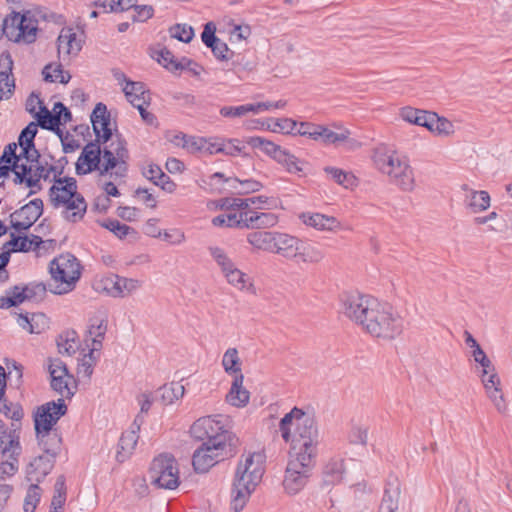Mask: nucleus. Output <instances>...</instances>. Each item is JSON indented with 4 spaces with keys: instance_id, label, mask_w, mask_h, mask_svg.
<instances>
[{
    "instance_id": "48",
    "label": "nucleus",
    "mask_w": 512,
    "mask_h": 512,
    "mask_svg": "<svg viewBox=\"0 0 512 512\" xmlns=\"http://www.w3.org/2000/svg\"><path fill=\"white\" fill-rule=\"evenodd\" d=\"M430 132L437 136L449 137L455 133V127L450 120L435 113Z\"/></svg>"
},
{
    "instance_id": "32",
    "label": "nucleus",
    "mask_w": 512,
    "mask_h": 512,
    "mask_svg": "<svg viewBox=\"0 0 512 512\" xmlns=\"http://www.w3.org/2000/svg\"><path fill=\"white\" fill-rule=\"evenodd\" d=\"M223 276L231 286L239 291L251 293L255 291L252 278L238 269L236 265L224 272Z\"/></svg>"
},
{
    "instance_id": "58",
    "label": "nucleus",
    "mask_w": 512,
    "mask_h": 512,
    "mask_svg": "<svg viewBox=\"0 0 512 512\" xmlns=\"http://www.w3.org/2000/svg\"><path fill=\"white\" fill-rule=\"evenodd\" d=\"M120 298H124L135 293L142 287V281L134 278L120 277Z\"/></svg>"
},
{
    "instance_id": "18",
    "label": "nucleus",
    "mask_w": 512,
    "mask_h": 512,
    "mask_svg": "<svg viewBox=\"0 0 512 512\" xmlns=\"http://www.w3.org/2000/svg\"><path fill=\"white\" fill-rule=\"evenodd\" d=\"M43 202L34 199L10 215L11 227L20 232L29 229L42 215Z\"/></svg>"
},
{
    "instance_id": "63",
    "label": "nucleus",
    "mask_w": 512,
    "mask_h": 512,
    "mask_svg": "<svg viewBox=\"0 0 512 512\" xmlns=\"http://www.w3.org/2000/svg\"><path fill=\"white\" fill-rule=\"evenodd\" d=\"M132 9L135 12L132 17L134 22H146L154 16V8L151 5H137L135 2Z\"/></svg>"
},
{
    "instance_id": "19",
    "label": "nucleus",
    "mask_w": 512,
    "mask_h": 512,
    "mask_svg": "<svg viewBox=\"0 0 512 512\" xmlns=\"http://www.w3.org/2000/svg\"><path fill=\"white\" fill-rule=\"evenodd\" d=\"M57 42L59 57L65 60L70 56H76L83 46V32L72 27H64L60 31Z\"/></svg>"
},
{
    "instance_id": "8",
    "label": "nucleus",
    "mask_w": 512,
    "mask_h": 512,
    "mask_svg": "<svg viewBox=\"0 0 512 512\" xmlns=\"http://www.w3.org/2000/svg\"><path fill=\"white\" fill-rule=\"evenodd\" d=\"M3 34L15 43L30 44L36 40L38 21L30 12H12L3 20Z\"/></svg>"
},
{
    "instance_id": "29",
    "label": "nucleus",
    "mask_w": 512,
    "mask_h": 512,
    "mask_svg": "<svg viewBox=\"0 0 512 512\" xmlns=\"http://www.w3.org/2000/svg\"><path fill=\"white\" fill-rule=\"evenodd\" d=\"M59 208H63L62 214L66 220L77 222L84 217L87 210V203L84 197L79 194L74 195V197L67 200L66 203H61Z\"/></svg>"
},
{
    "instance_id": "7",
    "label": "nucleus",
    "mask_w": 512,
    "mask_h": 512,
    "mask_svg": "<svg viewBox=\"0 0 512 512\" xmlns=\"http://www.w3.org/2000/svg\"><path fill=\"white\" fill-rule=\"evenodd\" d=\"M52 283L50 291L56 295L71 292L81 276V265L78 259L65 253L55 257L49 264Z\"/></svg>"
},
{
    "instance_id": "30",
    "label": "nucleus",
    "mask_w": 512,
    "mask_h": 512,
    "mask_svg": "<svg viewBox=\"0 0 512 512\" xmlns=\"http://www.w3.org/2000/svg\"><path fill=\"white\" fill-rule=\"evenodd\" d=\"M123 92L127 100L134 106L149 105L151 97L142 82L126 81Z\"/></svg>"
},
{
    "instance_id": "23",
    "label": "nucleus",
    "mask_w": 512,
    "mask_h": 512,
    "mask_svg": "<svg viewBox=\"0 0 512 512\" xmlns=\"http://www.w3.org/2000/svg\"><path fill=\"white\" fill-rule=\"evenodd\" d=\"M301 222L318 231L338 232L342 229L341 222L334 216L321 213L303 212L299 215Z\"/></svg>"
},
{
    "instance_id": "46",
    "label": "nucleus",
    "mask_w": 512,
    "mask_h": 512,
    "mask_svg": "<svg viewBox=\"0 0 512 512\" xmlns=\"http://www.w3.org/2000/svg\"><path fill=\"white\" fill-rule=\"evenodd\" d=\"M38 126L47 130H54L60 125V115L50 112L45 106H41L39 112L35 113Z\"/></svg>"
},
{
    "instance_id": "64",
    "label": "nucleus",
    "mask_w": 512,
    "mask_h": 512,
    "mask_svg": "<svg viewBox=\"0 0 512 512\" xmlns=\"http://www.w3.org/2000/svg\"><path fill=\"white\" fill-rule=\"evenodd\" d=\"M236 215L237 228L253 229L255 211L246 209L245 211H234Z\"/></svg>"
},
{
    "instance_id": "36",
    "label": "nucleus",
    "mask_w": 512,
    "mask_h": 512,
    "mask_svg": "<svg viewBox=\"0 0 512 512\" xmlns=\"http://www.w3.org/2000/svg\"><path fill=\"white\" fill-rule=\"evenodd\" d=\"M138 442V435L135 430L127 431L122 434L118 449L116 452V459L122 463L126 461L133 453Z\"/></svg>"
},
{
    "instance_id": "20",
    "label": "nucleus",
    "mask_w": 512,
    "mask_h": 512,
    "mask_svg": "<svg viewBox=\"0 0 512 512\" xmlns=\"http://www.w3.org/2000/svg\"><path fill=\"white\" fill-rule=\"evenodd\" d=\"M460 189L464 193V206L470 213L480 214L490 208L491 197L487 191L473 189L468 184H462Z\"/></svg>"
},
{
    "instance_id": "40",
    "label": "nucleus",
    "mask_w": 512,
    "mask_h": 512,
    "mask_svg": "<svg viewBox=\"0 0 512 512\" xmlns=\"http://www.w3.org/2000/svg\"><path fill=\"white\" fill-rule=\"evenodd\" d=\"M120 282L119 276L110 274L103 276L96 283V290L105 292L113 298H120Z\"/></svg>"
},
{
    "instance_id": "52",
    "label": "nucleus",
    "mask_w": 512,
    "mask_h": 512,
    "mask_svg": "<svg viewBox=\"0 0 512 512\" xmlns=\"http://www.w3.org/2000/svg\"><path fill=\"white\" fill-rule=\"evenodd\" d=\"M44 79L49 82H59L62 84H66L71 79V75L63 71L60 66L53 67L52 65H47L43 69Z\"/></svg>"
},
{
    "instance_id": "54",
    "label": "nucleus",
    "mask_w": 512,
    "mask_h": 512,
    "mask_svg": "<svg viewBox=\"0 0 512 512\" xmlns=\"http://www.w3.org/2000/svg\"><path fill=\"white\" fill-rule=\"evenodd\" d=\"M172 38L189 43L194 37V29L188 24H175L169 29Z\"/></svg>"
},
{
    "instance_id": "45",
    "label": "nucleus",
    "mask_w": 512,
    "mask_h": 512,
    "mask_svg": "<svg viewBox=\"0 0 512 512\" xmlns=\"http://www.w3.org/2000/svg\"><path fill=\"white\" fill-rule=\"evenodd\" d=\"M58 352L62 355H73L77 348L78 342L74 331L61 334L57 339Z\"/></svg>"
},
{
    "instance_id": "33",
    "label": "nucleus",
    "mask_w": 512,
    "mask_h": 512,
    "mask_svg": "<svg viewBox=\"0 0 512 512\" xmlns=\"http://www.w3.org/2000/svg\"><path fill=\"white\" fill-rule=\"evenodd\" d=\"M277 231H254L247 235V242L258 251L272 253Z\"/></svg>"
},
{
    "instance_id": "50",
    "label": "nucleus",
    "mask_w": 512,
    "mask_h": 512,
    "mask_svg": "<svg viewBox=\"0 0 512 512\" xmlns=\"http://www.w3.org/2000/svg\"><path fill=\"white\" fill-rule=\"evenodd\" d=\"M324 171L339 185L345 188L352 187L355 184V177L349 172H345L335 167H325Z\"/></svg>"
},
{
    "instance_id": "53",
    "label": "nucleus",
    "mask_w": 512,
    "mask_h": 512,
    "mask_svg": "<svg viewBox=\"0 0 512 512\" xmlns=\"http://www.w3.org/2000/svg\"><path fill=\"white\" fill-rule=\"evenodd\" d=\"M278 223V216L271 212L255 211L253 229H267L274 227Z\"/></svg>"
},
{
    "instance_id": "56",
    "label": "nucleus",
    "mask_w": 512,
    "mask_h": 512,
    "mask_svg": "<svg viewBox=\"0 0 512 512\" xmlns=\"http://www.w3.org/2000/svg\"><path fill=\"white\" fill-rule=\"evenodd\" d=\"M486 393L488 398L493 403L495 409L502 415L507 414L508 405L501 388H493L491 391H488Z\"/></svg>"
},
{
    "instance_id": "57",
    "label": "nucleus",
    "mask_w": 512,
    "mask_h": 512,
    "mask_svg": "<svg viewBox=\"0 0 512 512\" xmlns=\"http://www.w3.org/2000/svg\"><path fill=\"white\" fill-rule=\"evenodd\" d=\"M0 412L15 421H20L23 417L22 408L18 404L7 402L3 397L0 398Z\"/></svg>"
},
{
    "instance_id": "17",
    "label": "nucleus",
    "mask_w": 512,
    "mask_h": 512,
    "mask_svg": "<svg viewBox=\"0 0 512 512\" xmlns=\"http://www.w3.org/2000/svg\"><path fill=\"white\" fill-rule=\"evenodd\" d=\"M66 412L67 406L63 399L43 404L37 409L34 417L35 430L43 431L46 429H52V427L63 415L66 414Z\"/></svg>"
},
{
    "instance_id": "14",
    "label": "nucleus",
    "mask_w": 512,
    "mask_h": 512,
    "mask_svg": "<svg viewBox=\"0 0 512 512\" xmlns=\"http://www.w3.org/2000/svg\"><path fill=\"white\" fill-rule=\"evenodd\" d=\"M91 122L96 135V143L104 146L106 143H114L116 139L126 147V142L121 138V136L119 134L112 133L111 118L106 105L103 103L96 104L91 114Z\"/></svg>"
},
{
    "instance_id": "9",
    "label": "nucleus",
    "mask_w": 512,
    "mask_h": 512,
    "mask_svg": "<svg viewBox=\"0 0 512 512\" xmlns=\"http://www.w3.org/2000/svg\"><path fill=\"white\" fill-rule=\"evenodd\" d=\"M247 143L256 149H260L267 156L274 159L280 164L288 173L302 176L305 174L307 163L304 160L297 158L288 150L281 146L269 141L265 138L255 136L250 137Z\"/></svg>"
},
{
    "instance_id": "21",
    "label": "nucleus",
    "mask_w": 512,
    "mask_h": 512,
    "mask_svg": "<svg viewBox=\"0 0 512 512\" xmlns=\"http://www.w3.org/2000/svg\"><path fill=\"white\" fill-rule=\"evenodd\" d=\"M77 182L72 177H58L54 179V184L50 188V200L55 208H59L61 203L79 195Z\"/></svg>"
},
{
    "instance_id": "34",
    "label": "nucleus",
    "mask_w": 512,
    "mask_h": 512,
    "mask_svg": "<svg viewBox=\"0 0 512 512\" xmlns=\"http://www.w3.org/2000/svg\"><path fill=\"white\" fill-rule=\"evenodd\" d=\"M221 365L225 373L232 376L233 379L244 376L242 373V361L237 348L231 347L224 352Z\"/></svg>"
},
{
    "instance_id": "22",
    "label": "nucleus",
    "mask_w": 512,
    "mask_h": 512,
    "mask_svg": "<svg viewBox=\"0 0 512 512\" xmlns=\"http://www.w3.org/2000/svg\"><path fill=\"white\" fill-rule=\"evenodd\" d=\"M351 131L335 122L329 127L326 145H342L348 151H355L362 147V142L351 136Z\"/></svg>"
},
{
    "instance_id": "38",
    "label": "nucleus",
    "mask_w": 512,
    "mask_h": 512,
    "mask_svg": "<svg viewBox=\"0 0 512 512\" xmlns=\"http://www.w3.org/2000/svg\"><path fill=\"white\" fill-rule=\"evenodd\" d=\"M298 123L291 118L267 119L261 122L262 129L269 130L273 133L293 134Z\"/></svg>"
},
{
    "instance_id": "25",
    "label": "nucleus",
    "mask_w": 512,
    "mask_h": 512,
    "mask_svg": "<svg viewBox=\"0 0 512 512\" xmlns=\"http://www.w3.org/2000/svg\"><path fill=\"white\" fill-rule=\"evenodd\" d=\"M401 484L393 479L386 484L378 512H398L401 502Z\"/></svg>"
},
{
    "instance_id": "11",
    "label": "nucleus",
    "mask_w": 512,
    "mask_h": 512,
    "mask_svg": "<svg viewBox=\"0 0 512 512\" xmlns=\"http://www.w3.org/2000/svg\"><path fill=\"white\" fill-rule=\"evenodd\" d=\"M20 452L21 446L16 430H9L0 420V453L8 458L0 463V480L16 473Z\"/></svg>"
},
{
    "instance_id": "27",
    "label": "nucleus",
    "mask_w": 512,
    "mask_h": 512,
    "mask_svg": "<svg viewBox=\"0 0 512 512\" xmlns=\"http://www.w3.org/2000/svg\"><path fill=\"white\" fill-rule=\"evenodd\" d=\"M297 243L298 237L277 231L273 243L272 253L277 254L288 261H292L294 251L297 248Z\"/></svg>"
},
{
    "instance_id": "6",
    "label": "nucleus",
    "mask_w": 512,
    "mask_h": 512,
    "mask_svg": "<svg viewBox=\"0 0 512 512\" xmlns=\"http://www.w3.org/2000/svg\"><path fill=\"white\" fill-rule=\"evenodd\" d=\"M231 419L226 415H210L197 419L190 427V434L198 440L207 439L205 444H217L231 448L237 442L236 437L228 430Z\"/></svg>"
},
{
    "instance_id": "49",
    "label": "nucleus",
    "mask_w": 512,
    "mask_h": 512,
    "mask_svg": "<svg viewBox=\"0 0 512 512\" xmlns=\"http://www.w3.org/2000/svg\"><path fill=\"white\" fill-rule=\"evenodd\" d=\"M208 251L220 268L222 274L235 265L231 257L228 255L225 249L219 246H210Z\"/></svg>"
},
{
    "instance_id": "37",
    "label": "nucleus",
    "mask_w": 512,
    "mask_h": 512,
    "mask_svg": "<svg viewBox=\"0 0 512 512\" xmlns=\"http://www.w3.org/2000/svg\"><path fill=\"white\" fill-rule=\"evenodd\" d=\"M38 125L34 122L29 123L20 133L19 136V145L22 148V154L24 158L28 161L30 155L33 153L34 148V138L38 131Z\"/></svg>"
},
{
    "instance_id": "24",
    "label": "nucleus",
    "mask_w": 512,
    "mask_h": 512,
    "mask_svg": "<svg viewBox=\"0 0 512 512\" xmlns=\"http://www.w3.org/2000/svg\"><path fill=\"white\" fill-rule=\"evenodd\" d=\"M292 261L297 264H316L324 259V252L316 245L298 238Z\"/></svg>"
},
{
    "instance_id": "12",
    "label": "nucleus",
    "mask_w": 512,
    "mask_h": 512,
    "mask_svg": "<svg viewBox=\"0 0 512 512\" xmlns=\"http://www.w3.org/2000/svg\"><path fill=\"white\" fill-rule=\"evenodd\" d=\"M39 156L38 151L33 150V153L30 155L29 160H26L25 164H16L12 167V172L15 175V184L25 183L30 188H39L41 179H48L52 172L56 177V167H46L42 165L38 161Z\"/></svg>"
},
{
    "instance_id": "61",
    "label": "nucleus",
    "mask_w": 512,
    "mask_h": 512,
    "mask_svg": "<svg viewBox=\"0 0 512 512\" xmlns=\"http://www.w3.org/2000/svg\"><path fill=\"white\" fill-rule=\"evenodd\" d=\"M16 149V143L8 144L0 157V162L8 164L11 167H14L16 164H25L21 160V155H16Z\"/></svg>"
},
{
    "instance_id": "10",
    "label": "nucleus",
    "mask_w": 512,
    "mask_h": 512,
    "mask_svg": "<svg viewBox=\"0 0 512 512\" xmlns=\"http://www.w3.org/2000/svg\"><path fill=\"white\" fill-rule=\"evenodd\" d=\"M150 481L160 489L175 490L180 485L179 466L175 457L168 453L156 456L149 469Z\"/></svg>"
},
{
    "instance_id": "43",
    "label": "nucleus",
    "mask_w": 512,
    "mask_h": 512,
    "mask_svg": "<svg viewBox=\"0 0 512 512\" xmlns=\"http://www.w3.org/2000/svg\"><path fill=\"white\" fill-rule=\"evenodd\" d=\"M100 351H92L89 349L87 354L80 359L77 374L81 377L89 379L93 373L94 366L99 358Z\"/></svg>"
},
{
    "instance_id": "26",
    "label": "nucleus",
    "mask_w": 512,
    "mask_h": 512,
    "mask_svg": "<svg viewBox=\"0 0 512 512\" xmlns=\"http://www.w3.org/2000/svg\"><path fill=\"white\" fill-rule=\"evenodd\" d=\"M55 458L42 454L34 458L27 467V478L30 482H40L50 473L54 466Z\"/></svg>"
},
{
    "instance_id": "42",
    "label": "nucleus",
    "mask_w": 512,
    "mask_h": 512,
    "mask_svg": "<svg viewBox=\"0 0 512 512\" xmlns=\"http://www.w3.org/2000/svg\"><path fill=\"white\" fill-rule=\"evenodd\" d=\"M27 291H23L22 287L14 286L6 292L5 296L0 298V308L8 309L17 306L27 300Z\"/></svg>"
},
{
    "instance_id": "1",
    "label": "nucleus",
    "mask_w": 512,
    "mask_h": 512,
    "mask_svg": "<svg viewBox=\"0 0 512 512\" xmlns=\"http://www.w3.org/2000/svg\"><path fill=\"white\" fill-rule=\"evenodd\" d=\"M279 431L282 439L290 443L282 485L287 494L296 495L311 476L319 444L318 429L311 416L294 407L280 420Z\"/></svg>"
},
{
    "instance_id": "47",
    "label": "nucleus",
    "mask_w": 512,
    "mask_h": 512,
    "mask_svg": "<svg viewBox=\"0 0 512 512\" xmlns=\"http://www.w3.org/2000/svg\"><path fill=\"white\" fill-rule=\"evenodd\" d=\"M17 323L24 330L29 333L39 334L41 332L40 323H45V316L43 314H32L31 317L20 314L17 318Z\"/></svg>"
},
{
    "instance_id": "28",
    "label": "nucleus",
    "mask_w": 512,
    "mask_h": 512,
    "mask_svg": "<svg viewBox=\"0 0 512 512\" xmlns=\"http://www.w3.org/2000/svg\"><path fill=\"white\" fill-rule=\"evenodd\" d=\"M244 376L233 379L230 390L226 394V402L237 408L245 407L250 400V392L243 386Z\"/></svg>"
},
{
    "instance_id": "59",
    "label": "nucleus",
    "mask_w": 512,
    "mask_h": 512,
    "mask_svg": "<svg viewBox=\"0 0 512 512\" xmlns=\"http://www.w3.org/2000/svg\"><path fill=\"white\" fill-rule=\"evenodd\" d=\"M15 87L14 79L8 70L0 71V100L8 99Z\"/></svg>"
},
{
    "instance_id": "31",
    "label": "nucleus",
    "mask_w": 512,
    "mask_h": 512,
    "mask_svg": "<svg viewBox=\"0 0 512 512\" xmlns=\"http://www.w3.org/2000/svg\"><path fill=\"white\" fill-rule=\"evenodd\" d=\"M39 445L47 454L53 458L59 454L61 449V437L56 430L46 429L43 431H36Z\"/></svg>"
},
{
    "instance_id": "3",
    "label": "nucleus",
    "mask_w": 512,
    "mask_h": 512,
    "mask_svg": "<svg viewBox=\"0 0 512 512\" xmlns=\"http://www.w3.org/2000/svg\"><path fill=\"white\" fill-rule=\"evenodd\" d=\"M129 153L121 142L101 145L90 142L83 148L76 162V172L79 175L97 170L101 176H109L113 180L122 179L128 171L127 160Z\"/></svg>"
},
{
    "instance_id": "39",
    "label": "nucleus",
    "mask_w": 512,
    "mask_h": 512,
    "mask_svg": "<svg viewBox=\"0 0 512 512\" xmlns=\"http://www.w3.org/2000/svg\"><path fill=\"white\" fill-rule=\"evenodd\" d=\"M157 61L163 65L166 69L175 72L178 70H184L187 66L192 65V60L187 58H182L181 60H177L173 53L169 51L167 48H162L157 52Z\"/></svg>"
},
{
    "instance_id": "15",
    "label": "nucleus",
    "mask_w": 512,
    "mask_h": 512,
    "mask_svg": "<svg viewBox=\"0 0 512 512\" xmlns=\"http://www.w3.org/2000/svg\"><path fill=\"white\" fill-rule=\"evenodd\" d=\"M230 452L231 448L222 447L220 442L217 444L203 443L193 454V467L195 471L205 473Z\"/></svg>"
},
{
    "instance_id": "51",
    "label": "nucleus",
    "mask_w": 512,
    "mask_h": 512,
    "mask_svg": "<svg viewBox=\"0 0 512 512\" xmlns=\"http://www.w3.org/2000/svg\"><path fill=\"white\" fill-rule=\"evenodd\" d=\"M66 501V486L64 476H59L54 485V496L52 498V510H59Z\"/></svg>"
},
{
    "instance_id": "2",
    "label": "nucleus",
    "mask_w": 512,
    "mask_h": 512,
    "mask_svg": "<svg viewBox=\"0 0 512 512\" xmlns=\"http://www.w3.org/2000/svg\"><path fill=\"white\" fill-rule=\"evenodd\" d=\"M340 313L375 338L394 339L403 330L402 318L390 305L356 291L341 294Z\"/></svg>"
},
{
    "instance_id": "4",
    "label": "nucleus",
    "mask_w": 512,
    "mask_h": 512,
    "mask_svg": "<svg viewBox=\"0 0 512 512\" xmlns=\"http://www.w3.org/2000/svg\"><path fill=\"white\" fill-rule=\"evenodd\" d=\"M265 456L251 452L240 458L233 481L230 512H240L248 503L252 493L260 484L264 474Z\"/></svg>"
},
{
    "instance_id": "5",
    "label": "nucleus",
    "mask_w": 512,
    "mask_h": 512,
    "mask_svg": "<svg viewBox=\"0 0 512 512\" xmlns=\"http://www.w3.org/2000/svg\"><path fill=\"white\" fill-rule=\"evenodd\" d=\"M372 161L375 168L387 176L389 182L403 192H412L416 188V178L410 160L396 149L380 145L373 151Z\"/></svg>"
},
{
    "instance_id": "60",
    "label": "nucleus",
    "mask_w": 512,
    "mask_h": 512,
    "mask_svg": "<svg viewBox=\"0 0 512 512\" xmlns=\"http://www.w3.org/2000/svg\"><path fill=\"white\" fill-rule=\"evenodd\" d=\"M103 226L111 231L118 238L123 239L130 233H134V229L130 226L119 222L118 220H109L103 224Z\"/></svg>"
},
{
    "instance_id": "44",
    "label": "nucleus",
    "mask_w": 512,
    "mask_h": 512,
    "mask_svg": "<svg viewBox=\"0 0 512 512\" xmlns=\"http://www.w3.org/2000/svg\"><path fill=\"white\" fill-rule=\"evenodd\" d=\"M176 145H181L187 149L190 153L202 151L207 145V140L204 138H198L193 136H187L185 134L176 135L174 138Z\"/></svg>"
},
{
    "instance_id": "35",
    "label": "nucleus",
    "mask_w": 512,
    "mask_h": 512,
    "mask_svg": "<svg viewBox=\"0 0 512 512\" xmlns=\"http://www.w3.org/2000/svg\"><path fill=\"white\" fill-rule=\"evenodd\" d=\"M184 392L185 389L183 385L177 382H171L163 385L156 391V399L161 401L163 405H171L182 398Z\"/></svg>"
},
{
    "instance_id": "16",
    "label": "nucleus",
    "mask_w": 512,
    "mask_h": 512,
    "mask_svg": "<svg viewBox=\"0 0 512 512\" xmlns=\"http://www.w3.org/2000/svg\"><path fill=\"white\" fill-rule=\"evenodd\" d=\"M108 327V314L105 309L96 310L89 318L85 343L92 351H101Z\"/></svg>"
},
{
    "instance_id": "13",
    "label": "nucleus",
    "mask_w": 512,
    "mask_h": 512,
    "mask_svg": "<svg viewBox=\"0 0 512 512\" xmlns=\"http://www.w3.org/2000/svg\"><path fill=\"white\" fill-rule=\"evenodd\" d=\"M48 370L52 389L61 396L60 399H70L75 394L77 385L66 364L60 359H51Z\"/></svg>"
},
{
    "instance_id": "41",
    "label": "nucleus",
    "mask_w": 512,
    "mask_h": 512,
    "mask_svg": "<svg viewBox=\"0 0 512 512\" xmlns=\"http://www.w3.org/2000/svg\"><path fill=\"white\" fill-rule=\"evenodd\" d=\"M345 468L342 459H330L324 467L326 482L334 484L343 478Z\"/></svg>"
},
{
    "instance_id": "55",
    "label": "nucleus",
    "mask_w": 512,
    "mask_h": 512,
    "mask_svg": "<svg viewBox=\"0 0 512 512\" xmlns=\"http://www.w3.org/2000/svg\"><path fill=\"white\" fill-rule=\"evenodd\" d=\"M41 498V489L37 484H31L24 500V512H34Z\"/></svg>"
},
{
    "instance_id": "62",
    "label": "nucleus",
    "mask_w": 512,
    "mask_h": 512,
    "mask_svg": "<svg viewBox=\"0 0 512 512\" xmlns=\"http://www.w3.org/2000/svg\"><path fill=\"white\" fill-rule=\"evenodd\" d=\"M11 240L5 244V247H11L9 251L13 252H28L32 250L31 242L28 241V236L16 237L11 234Z\"/></svg>"
}]
</instances>
